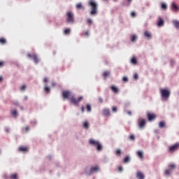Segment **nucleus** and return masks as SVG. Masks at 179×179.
I'll list each match as a JSON object with an SVG mask.
<instances>
[{
	"label": "nucleus",
	"instance_id": "22",
	"mask_svg": "<svg viewBox=\"0 0 179 179\" xmlns=\"http://www.w3.org/2000/svg\"><path fill=\"white\" fill-rule=\"evenodd\" d=\"M27 89V85H22L20 87V92H26Z\"/></svg>",
	"mask_w": 179,
	"mask_h": 179
},
{
	"label": "nucleus",
	"instance_id": "25",
	"mask_svg": "<svg viewBox=\"0 0 179 179\" xmlns=\"http://www.w3.org/2000/svg\"><path fill=\"white\" fill-rule=\"evenodd\" d=\"M131 64H132L133 65H136V64H138V61L136 60V57H133L131 59Z\"/></svg>",
	"mask_w": 179,
	"mask_h": 179
},
{
	"label": "nucleus",
	"instance_id": "48",
	"mask_svg": "<svg viewBox=\"0 0 179 179\" xmlns=\"http://www.w3.org/2000/svg\"><path fill=\"white\" fill-rule=\"evenodd\" d=\"M28 99H29V96H24V100L27 101Z\"/></svg>",
	"mask_w": 179,
	"mask_h": 179
},
{
	"label": "nucleus",
	"instance_id": "13",
	"mask_svg": "<svg viewBox=\"0 0 179 179\" xmlns=\"http://www.w3.org/2000/svg\"><path fill=\"white\" fill-rule=\"evenodd\" d=\"M171 173H173V170L166 169L164 171V175L166 176V177H170L171 176Z\"/></svg>",
	"mask_w": 179,
	"mask_h": 179
},
{
	"label": "nucleus",
	"instance_id": "12",
	"mask_svg": "<svg viewBox=\"0 0 179 179\" xmlns=\"http://www.w3.org/2000/svg\"><path fill=\"white\" fill-rule=\"evenodd\" d=\"M19 150L20 152H22V153H27V152H29V148L21 146L19 148Z\"/></svg>",
	"mask_w": 179,
	"mask_h": 179
},
{
	"label": "nucleus",
	"instance_id": "15",
	"mask_svg": "<svg viewBox=\"0 0 179 179\" xmlns=\"http://www.w3.org/2000/svg\"><path fill=\"white\" fill-rule=\"evenodd\" d=\"M103 115H107L108 117H110L111 115V113H110V109L105 108L103 110Z\"/></svg>",
	"mask_w": 179,
	"mask_h": 179
},
{
	"label": "nucleus",
	"instance_id": "43",
	"mask_svg": "<svg viewBox=\"0 0 179 179\" xmlns=\"http://www.w3.org/2000/svg\"><path fill=\"white\" fill-rule=\"evenodd\" d=\"M122 80L123 82H128V77H123Z\"/></svg>",
	"mask_w": 179,
	"mask_h": 179
},
{
	"label": "nucleus",
	"instance_id": "50",
	"mask_svg": "<svg viewBox=\"0 0 179 179\" xmlns=\"http://www.w3.org/2000/svg\"><path fill=\"white\" fill-rule=\"evenodd\" d=\"M3 77L0 76V83H1V82H3Z\"/></svg>",
	"mask_w": 179,
	"mask_h": 179
},
{
	"label": "nucleus",
	"instance_id": "21",
	"mask_svg": "<svg viewBox=\"0 0 179 179\" xmlns=\"http://www.w3.org/2000/svg\"><path fill=\"white\" fill-rule=\"evenodd\" d=\"M164 25V20H163L162 18L159 19L157 26L158 27H162V26Z\"/></svg>",
	"mask_w": 179,
	"mask_h": 179
},
{
	"label": "nucleus",
	"instance_id": "9",
	"mask_svg": "<svg viewBox=\"0 0 179 179\" xmlns=\"http://www.w3.org/2000/svg\"><path fill=\"white\" fill-rule=\"evenodd\" d=\"M94 148H95L97 152H101V150H103V144L99 141V143H98Z\"/></svg>",
	"mask_w": 179,
	"mask_h": 179
},
{
	"label": "nucleus",
	"instance_id": "42",
	"mask_svg": "<svg viewBox=\"0 0 179 179\" xmlns=\"http://www.w3.org/2000/svg\"><path fill=\"white\" fill-rule=\"evenodd\" d=\"M131 16L132 17H135V16H136V13H135V12H131Z\"/></svg>",
	"mask_w": 179,
	"mask_h": 179
},
{
	"label": "nucleus",
	"instance_id": "39",
	"mask_svg": "<svg viewBox=\"0 0 179 179\" xmlns=\"http://www.w3.org/2000/svg\"><path fill=\"white\" fill-rule=\"evenodd\" d=\"M11 179H17V174H13L10 176Z\"/></svg>",
	"mask_w": 179,
	"mask_h": 179
},
{
	"label": "nucleus",
	"instance_id": "3",
	"mask_svg": "<svg viewBox=\"0 0 179 179\" xmlns=\"http://www.w3.org/2000/svg\"><path fill=\"white\" fill-rule=\"evenodd\" d=\"M89 6L91 8L90 15H92V16H96L97 15V8H99V4H97L94 0H91L89 1Z\"/></svg>",
	"mask_w": 179,
	"mask_h": 179
},
{
	"label": "nucleus",
	"instance_id": "54",
	"mask_svg": "<svg viewBox=\"0 0 179 179\" xmlns=\"http://www.w3.org/2000/svg\"><path fill=\"white\" fill-rule=\"evenodd\" d=\"M127 114H129V115H132V113H131V111H128Z\"/></svg>",
	"mask_w": 179,
	"mask_h": 179
},
{
	"label": "nucleus",
	"instance_id": "6",
	"mask_svg": "<svg viewBox=\"0 0 179 179\" xmlns=\"http://www.w3.org/2000/svg\"><path fill=\"white\" fill-rule=\"evenodd\" d=\"M100 141L96 140L94 138H90L88 141V143L90 146H93L94 148Z\"/></svg>",
	"mask_w": 179,
	"mask_h": 179
},
{
	"label": "nucleus",
	"instance_id": "59",
	"mask_svg": "<svg viewBox=\"0 0 179 179\" xmlns=\"http://www.w3.org/2000/svg\"><path fill=\"white\" fill-rule=\"evenodd\" d=\"M1 153H2V150L0 149V155H1Z\"/></svg>",
	"mask_w": 179,
	"mask_h": 179
},
{
	"label": "nucleus",
	"instance_id": "16",
	"mask_svg": "<svg viewBox=\"0 0 179 179\" xmlns=\"http://www.w3.org/2000/svg\"><path fill=\"white\" fill-rule=\"evenodd\" d=\"M148 118L149 121H152V120H155V118H156V115H155L153 113H148Z\"/></svg>",
	"mask_w": 179,
	"mask_h": 179
},
{
	"label": "nucleus",
	"instance_id": "37",
	"mask_svg": "<svg viewBox=\"0 0 179 179\" xmlns=\"http://www.w3.org/2000/svg\"><path fill=\"white\" fill-rule=\"evenodd\" d=\"M129 139L130 141H135V136L134 134H131L129 137Z\"/></svg>",
	"mask_w": 179,
	"mask_h": 179
},
{
	"label": "nucleus",
	"instance_id": "5",
	"mask_svg": "<svg viewBox=\"0 0 179 179\" xmlns=\"http://www.w3.org/2000/svg\"><path fill=\"white\" fill-rule=\"evenodd\" d=\"M138 124L139 128L142 129L145 128V125H146V120H145V119L139 118L138 120Z\"/></svg>",
	"mask_w": 179,
	"mask_h": 179
},
{
	"label": "nucleus",
	"instance_id": "30",
	"mask_svg": "<svg viewBox=\"0 0 179 179\" xmlns=\"http://www.w3.org/2000/svg\"><path fill=\"white\" fill-rule=\"evenodd\" d=\"M162 9H164V10H166L167 9V4L166 3H163L161 6Z\"/></svg>",
	"mask_w": 179,
	"mask_h": 179
},
{
	"label": "nucleus",
	"instance_id": "32",
	"mask_svg": "<svg viewBox=\"0 0 179 179\" xmlns=\"http://www.w3.org/2000/svg\"><path fill=\"white\" fill-rule=\"evenodd\" d=\"M109 75H110V71H105V72L103 73V78H107Z\"/></svg>",
	"mask_w": 179,
	"mask_h": 179
},
{
	"label": "nucleus",
	"instance_id": "57",
	"mask_svg": "<svg viewBox=\"0 0 179 179\" xmlns=\"http://www.w3.org/2000/svg\"><path fill=\"white\" fill-rule=\"evenodd\" d=\"M128 2L130 3V2H132V0H127Z\"/></svg>",
	"mask_w": 179,
	"mask_h": 179
},
{
	"label": "nucleus",
	"instance_id": "28",
	"mask_svg": "<svg viewBox=\"0 0 179 179\" xmlns=\"http://www.w3.org/2000/svg\"><path fill=\"white\" fill-rule=\"evenodd\" d=\"M136 38H138L136 35H132L131 38V41H132V43H135V41H136Z\"/></svg>",
	"mask_w": 179,
	"mask_h": 179
},
{
	"label": "nucleus",
	"instance_id": "20",
	"mask_svg": "<svg viewBox=\"0 0 179 179\" xmlns=\"http://www.w3.org/2000/svg\"><path fill=\"white\" fill-rule=\"evenodd\" d=\"M144 36L148 39L152 38V34H150V32H149L148 31H145L144 32Z\"/></svg>",
	"mask_w": 179,
	"mask_h": 179
},
{
	"label": "nucleus",
	"instance_id": "60",
	"mask_svg": "<svg viewBox=\"0 0 179 179\" xmlns=\"http://www.w3.org/2000/svg\"><path fill=\"white\" fill-rule=\"evenodd\" d=\"M171 62H174V61H171Z\"/></svg>",
	"mask_w": 179,
	"mask_h": 179
},
{
	"label": "nucleus",
	"instance_id": "53",
	"mask_svg": "<svg viewBox=\"0 0 179 179\" xmlns=\"http://www.w3.org/2000/svg\"><path fill=\"white\" fill-rule=\"evenodd\" d=\"M82 113H85V108L82 106Z\"/></svg>",
	"mask_w": 179,
	"mask_h": 179
},
{
	"label": "nucleus",
	"instance_id": "56",
	"mask_svg": "<svg viewBox=\"0 0 179 179\" xmlns=\"http://www.w3.org/2000/svg\"><path fill=\"white\" fill-rule=\"evenodd\" d=\"M99 101H101V103H103V99L101 98H99Z\"/></svg>",
	"mask_w": 179,
	"mask_h": 179
},
{
	"label": "nucleus",
	"instance_id": "34",
	"mask_svg": "<svg viewBox=\"0 0 179 179\" xmlns=\"http://www.w3.org/2000/svg\"><path fill=\"white\" fill-rule=\"evenodd\" d=\"M87 110L88 111V113H90V111H92V106H90V104L87 105Z\"/></svg>",
	"mask_w": 179,
	"mask_h": 179
},
{
	"label": "nucleus",
	"instance_id": "1",
	"mask_svg": "<svg viewBox=\"0 0 179 179\" xmlns=\"http://www.w3.org/2000/svg\"><path fill=\"white\" fill-rule=\"evenodd\" d=\"M62 96L64 99H69L73 104H78L83 100V96H80L78 100L75 99V95L71 91H63Z\"/></svg>",
	"mask_w": 179,
	"mask_h": 179
},
{
	"label": "nucleus",
	"instance_id": "33",
	"mask_svg": "<svg viewBox=\"0 0 179 179\" xmlns=\"http://www.w3.org/2000/svg\"><path fill=\"white\" fill-rule=\"evenodd\" d=\"M87 24L90 25V24H93V20L89 18L87 20Z\"/></svg>",
	"mask_w": 179,
	"mask_h": 179
},
{
	"label": "nucleus",
	"instance_id": "27",
	"mask_svg": "<svg viewBox=\"0 0 179 179\" xmlns=\"http://www.w3.org/2000/svg\"><path fill=\"white\" fill-rule=\"evenodd\" d=\"M76 8L77 9H83V10H85V7H83V6L82 5V3H78L76 5Z\"/></svg>",
	"mask_w": 179,
	"mask_h": 179
},
{
	"label": "nucleus",
	"instance_id": "17",
	"mask_svg": "<svg viewBox=\"0 0 179 179\" xmlns=\"http://www.w3.org/2000/svg\"><path fill=\"white\" fill-rule=\"evenodd\" d=\"M137 156L141 159V160H143V151L138 150L136 152Z\"/></svg>",
	"mask_w": 179,
	"mask_h": 179
},
{
	"label": "nucleus",
	"instance_id": "11",
	"mask_svg": "<svg viewBox=\"0 0 179 179\" xmlns=\"http://www.w3.org/2000/svg\"><path fill=\"white\" fill-rule=\"evenodd\" d=\"M172 24L175 27L177 30H179V20H173Z\"/></svg>",
	"mask_w": 179,
	"mask_h": 179
},
{
	"label": "nucleus",
	"instance_id": "41",
	"mask_svg": "<svg viewBox=\"0 0 179 179\" xmlns=\"http://www.w3.org/2000/svg\"><path fill=\"white\" fill-rule=\"evenodd\" d=\"M69 33H71V29H65L64 31L65 34H69Z\"/></svg>",
	"mask_w": 179,
	"mask_h": 179
},
{
	"label": "nucleus",
	"instance_id": "10",
	"mask_svg": "<svg viewBox=\"0 0 179 179\" xmlns=\"http://www.w3.org/2000/svg\"><path fill=\"white\" fill-rule=\"evenodd\" d=\"M179 148V144H175L171 147H169V152H175V150H177Z\"/></svg>",
	"mask_w": 179,
	"mask_h": 179
},
{
	"label": "nucleus",
	"instance_id": "44",
	"mask_svg": "<svg viewBox=\"0 0 179 179\" xmlns=\"http://www.w3.org/2000/svg\"><path fill=\"white\" fill-rule=\"evenodd\" d=\"M5 131H6V132L7 134H9V131H10V129L9 128H8V127H6V128H5Z\"/></svg>",
	"mask_w": 179,
	"mask_h": 179
},
{
	"label": "nucleus",
	"instance_id": "35",
	"mask_svg": "<svg viewBox=\"0 0 179 179\" xmlns=\"http://www.w3.org/2000/svg\"><path fill=\"white\" fill-rule=\"evenodd\" d=\"M0 43H1V44H6V39H5V38H1L0 39Z\"/></svg>",
	"mask_w": 179,
	"mask_h": 179
},
{
	"label": "nucleus",
	"instance_id": "36",
	"mask_svg": "<svg viewBox=\"0 0 179 179\" xmlns=\"http://www.w3.org/2000/svg\"><path fill=\"white\" fill-rule=\"evenodd\" d=\"M112 110H113V113H117V111H118V108H117V106H113Z\"/></svg>",
	"mask_w": 179,
	"mask_h": 179
},
{
	"label": "nucleus",
	"instance_id": "18",
	"mask_svg": "<svg viewBox=\"0 0 179 179\" xmlns=\"http://www.w3.org/2000/svg\"><path fill=\"white\" fill-rule=\"evenodd\" d=\"M85 172L87 174V176H92V169H91V168L86 167L85 169Z\"/></svg>",
	"mask_w": 179,
	"mask_h": 179
},
{
	"label": "nucleus",
	"instance_id": "46",
	"mask_svg": "<svg viewBox=\"0 0 179 179\" xmlns=\"http://www.w3.org/2000/svg\"><path fill=\"white\" fill-rule=\"evenodd\" d=\"M138 76L137 73H135L134 76V78L136 80V79H138Z\"/></svg>",
	"mask_w": 179,
	"mask_h": 179
},
{
	"label": "nucleus",
	"instance_id": "58",
	"mask_svg": "<svg viewBox=\"0 0 179 179\" xmlns=\"http://www.w3.org/2000/svg\"><path fill=\"white\" fill-rule=\"evenodd\" d=\"M86 36H89V32L85 33Z\"/></svg>",
	"mask_w": 179,
	"mask_h": 179
},
{
	"label": "nucleus",
	"instance_id": "29",
	"mask_svg": "<svg viewBox=\"0 0 179 179\" xmlns=\"http://www.w3.org/2000/svg\"><path fill=\"white\" fill-rule=\"evenodd\" d=\"M165 126H166V122H160L159 123V128H164Z\"/></svg>",
	"mask_w": 179,
	"mask_h": 179
},
{
	"label": "nucleus",
	"instance_id": "49",
	"mask_svg": "<svg viewBox=\"0 0 179 179\" xmlns=\"http://www.w3.org/2000/svg\"><path fill=\"white\" fill-rule=\"evenodd\" d=\"M118 170H119V171H122V170H124V169L122 168V166H120Z\"/></svg>",
	"mask_w": 179,
	"mask_h": 179
},
{
	"label": "nucleus",
	"instance_id": "4",
	"mask_svg": "<svg viewBox=\"0 0 179 179\" xmlns=\"http://www.w3.org/2000/svg\"><path fill=\"white\" fill-rule=\"evenodd\" d=\"M66 21L68 23H73V13L72 11H68L66 13Z\"/></svg>",
	"mask_w": 179,
	"mask_h": 179
},
{
	"label": "nucleus",
	"instance_id": "19",
	"mask_svg": "<svg viewBox=\"0 0 179 179\" xmlns=\"http://www.w3.org/2000/svg\"><path fill=\"white\" fill-rule=\"evenodd\" d=\"M171 6L175 12L178 11L179 7L177 6V4L175 2L172 3Z\"/></svg>",
	"mask_w": 179,
	"mask_h": 179
},
{
	"label": "nucleus",
	"instance_id": "7",
	"mask_svg": "<svg viewBox=\"0 0 179 179\" xmlns=\"http://www.w3.org/2000/svg\"><path fill=\"white\" fill-rule=\"evenodd\" d=\"M136 177L137 179H145V173H143V172L141 171H138L136 173Z\"/></svg>",
	"mask_w": 179,
	"mask_h": 179
},
{
	"label": "nucleus",
	"instance_id": "38",
	"mask_svg": "<svg viewBox=\"0 0 179 179\" xmlns=\"http://www.w3.org/2000/svg\"><path fill=\"white\" fill-rule=\"evenodd\" d=\"M45 91L46 92V93H50V87H47V85H45Z\"/></svg>",
	"mask_w": 179,
	"mask_h": 179
},
{
	"label": "nucleus",
	"instance_id": "8",
	"mask_svg": "<svg viewBox=\"0 0 179 179\" xmlns=\"http://www.w3.org/2000/svg\"><path fill=\"white\" fill-rule=\"evenodd\" d=\"M91 169V174H94V173H99L100 171V166H95L90 168Z\"/></svg>",
	"mask_w": 179,
	"mask_h": 179
},
{
	"label": "nucleus",
	"instance_id": "23",
	"mask_svg": "<svg viewBox=\"0 0 179 179\" xmlns=\"http://www.w3.org/2000/svg\"><path fill=\"white\" fill-rule=\"evenodd\" d=\"M168 167H169V170H172V171L173 170H176V164H169L168 165Z\"/></svg>",
	"mask_w": 179,
	"mask_h": 179
},
{
	"label": "nucleus",
	"instance_id": "52",
	"mask_svg": "<svg viewBox=\"0 0 179 179\" xmlns=\"http://www.w3.org/2000/svg\"><path fill=\"white\" fill-rule=\"evenodd\" d=\"M0 66H3V62H0Z\"/></svg>",
	"mask_w": 179,
	"mask_h": 179
},
{
	"label": "nucleus",
	"instance_id": "55",
	"mask_svg": "<svg viewBox=\"0 0 179 179\" xmlns=\"http://www.w3.org/2000/svg\"><path fill=\"white\" fill-rule=\"evenodd\" d=\"M56 85V84H55V83H52V86L54 87V86H55Z\"/></svg>",
	"mask_w": 179,
	"mask_h": 179
},
{
	"label": "nucleus",
	"instance_id": "24",
	"mask_svg": "<svg viewBox=\"0 0 179 179\" xmlns=\"http://www.w3.org/2000/svg\"><path fill=\"white\" fill-rule=\"evenodd\" d=\"M111 90H113V92H114L115 93H118V92H120V90H118V87L114 85L111 87Z\"/></svg>",
	"mask_w": 179,
	"mask_h": 179
},
{
	"label": "nucleus",
	"instance_id": "51",
	"mask_svg": "<svg viewBox=\"0 0 179 179\" xmlns=\"http://www.w3.org/2000/svg\"><path fill=\"white\" fill-rule=\"evenodd\" d=\"M43 81L44 82H48V78H44Z\"/></svg>",
	"mask_w": 179,
	"mask_h": 179
},
{
	"label": "nucleus",
	"instance_id": "14",
	"mask_svg": "<svg viewBox=\"0 0 179 179\" xmlns=\"http://www.w3.org/2000/svg\"><path fill=\"white\" fill-rule=\"evenodd\" d=\"M28 57H29V58H33V59H34V62L36 63V64H37L38 62V61H39V59H38V58L37 57V56L36 55H30V54H28Z\"/></svg>",
	"mask_w": 179,
	"mask_h": 179
},
{
	"label": "nucleus",
	"instance_id": "47",
	"mask_svg": "<svg viewBox=\"0 0 179 179\" xmlns=\"http://www.w3.org/2000/svg\"><path fill=\"white\" fill-rule=\"evenodd\" d=\"M25 129H26L27 132L30 131V128L29 127V126H27Z\"/></svg>",
	"mask_w": 179,
	"mask_h": 179
},
{
	"label": "nucleus",
	"instance_id": "2",
	"mask_svg": "<svg viewBox=\"0 0 179 179\" xmlns=\"http://www.w3.org/2000/svg\"><path fill=\"white\" fill-rule=\"evenodd\" d=\"M162 101H167L171 94V91L169 88H164L159 90Z\"/></svg>",
	"mask_w": 179,
	"mask_h": 179
},
{
	"label": "nucleus",
	"instance_id": "31",
	"mask_svg": "<svg viewBox=\"0 0 179 179\" xmlns=\"http://www.w3.org/2000/svg\"><path fill=\"white\" fill-rule=\"evenodd\" d=\"M83 127L84 128H85V129H89V122H84Z\"/></svg>",
	"mask_w": 179,
	"mask_h": 179
},
{
	"label": "nucleus",
	"instance_id": "40",
	"mask_svg": "<svg viewBox=\"0 0 179 179\" xmlns=\"http://www.w3.org/2000/svg\"><path fill=\"white\" fill-rule=\"evenodd\" d=\"M124 163H129V157H126L124 159Z\"/></svg>",
	"mask_w": 179,
	"mask_h": 179
},
{
	"label": "nucleus",
	"instance_id": "26",
	"mask_svg": "<svg viewBox=\"0 0 179 179\" xmlns=\"http://www.w3.org/2000/svg\"><path fill=\"white\" fill-rule=\"evenodd\" d=\"M11 114H12L13 117L16 118V117H17V115H18L17 110H12Z\"/></svg>",
	"mask_w": 179,
	"mask_h": 179
},
{
	"label": "nucleus",
	"instance_id": "45",
	"mask_svg": "<svg viewBox=\"0 0 179 179\" xmlns=\"http://www.w3.org/2000/svg\"><path fill=\"white\" fill-rule=\"evenodd\" d=\"M121 154V150H117L116 155H120Z\"/></svg>",
	"mask_w": 179,
	"mask_h": 179
}]
</instances>
